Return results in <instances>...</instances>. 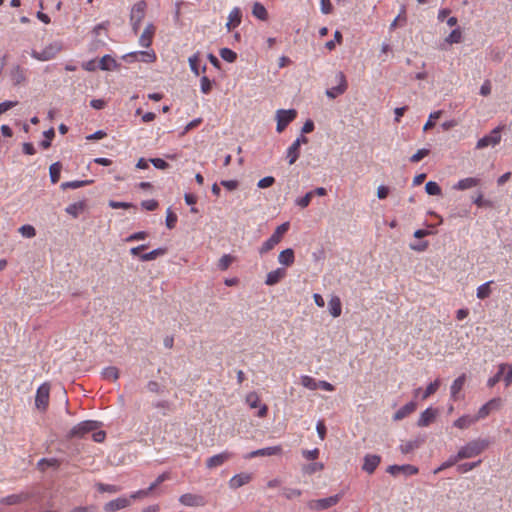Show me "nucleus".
<instances>
[{
	"label": "nucleus",
	"instance_id": "obj_58",
	"mask_svg": "<svg viewBox=\"0 0 512 512\" xmlns=\"http://www.w3.org/2000/svg\"><path fill=\"white\" fill-rule=\"evenodd\" d=\"M19 232L26 238H32L36 235V230L32 225H23L19 228Z\"/></svg>",
	"mask_w": 512,
	"mask_h": 512
},
{
	"label": "nucleus",
	"instance_id": "obj_30",
	"mask_svg": "<svg viewBox=\"0 0 512 512\" xmlns=\"http://www.w3.org/2000/svg\"><path fill=\"white\" fill-rule=\"evenodd\" d=\"M466 381V376L465 374H462L460 375L458 378H456L451 387H450V390H451V397L453 399H456L457 398V394L462 390L463 386H464V383Z\"/></svg>",
	"mask_w": 512,
	"mask_h": 512
},
{
	"label": "nucleus",
	"instance_id": "obj_52",
	"mask_svg": "<svg viewBox=\"0 0 512 512\" xmlns=\"http://www.w3.org/2000/svg\"><path fill=\"white\" fill-rule=\"evenodd\" d=\"M442 111H435L429 115L428 121L425 123L423 130L428 131L435 126V120L440 118Z\"/></svg>",
	"mask_w": 512,
	"mask_h": 512
},
{
	"label": "nucleus",
	"instance_id": "obj_45",
	"mask_svg": "<svg viewBox=\"0 0 512 512\" xmlns=\"http://www.w3.org/2000/svg\"><path fill=\"white\" fill-rule=\"evenodd\" d=\"M406 22V12L405 8L403 7L399 13V15L392 21V23L389 26V29L392 31L396 29L399 25H403Z\"/></svg>",
	"mask_w": 512,
	"mask_h": 512
},
{
	"label": "nucleus",
	"instance_id": "obj_24",
	"mask_svg": "<svg viewBox=\"0 0 512 512\" xmlns=\"http://www.w3.org/2000/svg\"><path fill=\"white\" fill-rule=\"evenodd\" d=\"M479 184H480V179L475 178V177H468V178L459 180L453 186V189L463 191V190H467V189L476 187Z\"/></svg>",
	"mask_w": 512,
	"mask_h": 512
},
{
	"label": "nucleus",
	"instance_id": "obj_22",
	"mask_svg": "<svg viewBox=\"0 0 512 512\" xmlns=\"http://www.w3.org/2000/svg\"><path fill=\"white\" fill-rule=\"evenodd\" d=\"M87 208L86 200H81L75 203L68 205L65 208L67 214L71 215L73 218H77L81 213H83Z\"/></svg>",
	"mask_w": 512,
	"mask_h": 512
},
{
	"label": "nucleus",
	"instance_id": "obj_19",
	"mask_svg": "<svg viewBox=\"0 0 512 512\" xmlns=\"http://www.w3.org/2000/svg\"><path fill=\"white\" fill-rule=\"evenodd\" d=\"M156 28L153 24H148L139 37V44L142 47L148 48L152 43Z\"/></svg>",
	"mask_w": 512,
	"mask_h": 512
},
{
	"label": "nucleus",
	"instance_id": "obj_55",
	"mask_svg": "<svg viewBox=\"0 0 512 512\" xmlns=\"http://www.w3.org/2000/svg\"><path fill=\"white\" fill-rule=\"evenodd\" d=\"M313 196L314 192L309 191L303 197L296 199V204L301 208H306L309 206Z\"/></svg>",
	"mask_w": 512,
	"mask_h": 512
},
{
	"label": "nucleus",
	"instance_id": "obj_2",
	"mask_svg": "<svg viewBox=\"0 0 512 512\" xmlns=\"http://www.w3.org/2000/svg\"><path fill=\"white\" fill-rule=\"evenodd\" d=\"M289 227H290V223L289 222H285L281 225H279L275 231L273 232V234L271 235V237L269 239H267L262 245L261 247L259 248V253L260 255H264L266 253H268L270 250H272L277 244H279L281 242V240L283 239L284 235L287 233V231L289 230Z\"/></svg>",
	"mask_w": 512,
	"mask_h": 512
},
{
	"label": "nucleus",
	"instance_id": "obj_50",
	"mask_svg": "<svg viewBox=\"0 0 512 512\" xmlns=\"http://www.w3.org/2000/svg\"><path fill=\"white\" fill-rule=\"evenodd\" d=\"M459 461H460V459H458V455H457V454H456V455H453V456H450V457L448 458V460H447V461L443 462V463L441 464V466H440V467H438V468L434 471V473L436 474V473H438V472H440V471H442V470H445V469H447V468H449V467H451V466L455 465V464H456V463H458Z\"/></svg>",
	"mask_w": 512,
	"mask_h": 512
},
{
	"label": "nucleus",
	"instance_id": "obj_61",
	"mask_svg": "<svg viewBox=\"0 0 512 512\" xmlns=\"http://www.w3.org/2000/svg\"><path fill=\"white\" fill-rule=\"evenodd\" d=\"M430 151L428 149H419L415 154H413L410 158L411 162L417 163L421 161L424 157L428 156Z\"/></svg>",
	"mask_w": 512,
	"mask_h": 512
},
{
	"label": "nucleus",
	"instance_id": "obj_42",
	"mask_svg": "<svg viewBox=\"0 0 512 512\" xmlns=\"http://www.w3.org/2000/svg\"><path fill=\"white\" fill-rule=\"evenodd\" d=\"M505 373V366H498V372L487 381V386L492 388L494 387L502 378Z\"/></svg>",
	"mask_w": 512,
	"mask_h": 512
},
{
	"label": "nucleus",
	"instance_id": "obj_59",
	"mask_svg": "<svg viewBox=\"0 0 512 512\" xmlns=\"http://www.w3.org/2000/svg\"><path fill=\"white\" fill-rule=\"evenodd\" d=\"M283 495L290 500L300 497L302 495V492L300 489L297 488H285L283 490Z\"/></svg>",
	"mask_w": 512,
	"mask_h": 512
},
{
	"label": "nucleus",
	"instance_id": "obj_54",
	"mask_svg": "<svg viewBox=\"0 0 512 512\" xmlns=\"http://www.w3.org/2000/svg\"><path fill=\"white\" fill-rule=\"evenodd\" d=\"M342 34L340 31H335L334 33V39L326 42L325 46L328 50L332 51L335 49L336 43L341 44L342 43Z\"/></svg>",
	"mask_w": 512,
	"mask_h": 512
},
{
	"label": "nucleus",
	"instance_id": "obj_5",
	"mask_svg": "<svg viewBox=\"0 0 512 512\" xmlns=\"http://www.w3.org/2000/svg\"><path fill=\"white\" fill-rule=\"evenodd\" d=\"M62 50V45L59 42L50 43L42 51L38 52L33 50L31 56L39 61H48L56 57Z\"/></svg>",
	"mask_w": 512,
	"mask_h": 512
},
{
	"label": "nucleus",
	"instance_id": "obj_43",
	"mask_svg": "<svg viewBox=\"0 0 512 512\" xmlns=\"http://www.w3.org/2000/svg\"><path fill=\"white\" fill-rule=\"evenodd\" d=\"M261 450H262V456H275V455L283 454V448L281 445L261 448Z\"/></svg>",
	"mask_w": 512,
	"mask_h": 512
},
{
	"label": "nucleus",
	"instance_id": "obj_25",
	"mask_svg": "<svg viewBox=\"0 0 512 512\" xmlns=\"http://www.w3.org/2000/svg\"><path fill=\"white\" fill-rule=\"evenodd\" d=\"M436 410L432 408H427L423 411L418 419L417 425L419 427H427L431 422L436 418Z\"/></svg>",
	"mask_w": 512,
	"mask_h": 512
},
{
	"label": "nucleus",
	"instance_id": "obj_64",
	"mask_svg": "<svg viewBox=\"0 0 512 512\" xmlns=\"http://www.w3.org/2000/svg\"><path fill=\"white\" fill-rule=\"evenodd\" d=\"M200 88L202 93L208 94L212 89V83L207 76H203L200 80Z\"/></svg>",
	"mask_w": 512,
	"mask_h": 512
},
{
	"label": "nucleus",
	"instance_id": "obj_27",
	"mask_svg": "<svg viewBox=\"0 0 512 512\" xmlns=\"http://www.w3.org/2000/svg\"><path fill=\"white\" fill-rule=\"evenodd\" d=\"M476 422L477 418L475 416L464 415L454 421V426L459 429H467Z\"/></svg>",
	"mask_w": 512,
	"mask_h": 512
},
{
	"label": "nucleus",
	"instance_id": "obj_20",
	"mask_svg": "<svg viewBox=\"0 0 512 512\" xmlns=\"http://www.w3.org/2000/svg\"><path fill=\"white\" fill-rule=\"evenodd\" d=\"M31 497L28 492H21L18 494H12L2 498L1 503L5 505H16L27 501Z\"/></svg>",
	"mask_w": 512,
	"mask_h": 512
},
{
	"label": "nucleus",
	"instance_id": "obj_8",
	"mask_svg": "<svg viewBox=\"0 0 512 512\" xmlns=\"http://www.w3.org/2000/svg\"><path fill=\"white\" fill-rule=\"evenodd\" d=\"M340 499H341V496L339 494H337V495H333V496H330L327 498L310 500L307 503V506L311 510L322 511V510H326L330 507L335 506L336 504H338Z\"/></svg>",
	"mask_w": 512,
	"mask_h": 512
},
{
	"label": "nucleus",
	"instance_id": "obj_40",
	"mask_svg": "<svg viewBox=\"0 0 512 512\" xmlns=\"http://www.w3.org/2000/svg\"><path fill=\"white\" fill-rule=\"evenodd\" d=\"M301 384L309 390L318 389V382L316 381V379L309 375H303L301 377Z\"/></svg>",
	"mask_w": 512,
	"mask_h": 512
},
{
	"label": "nucleus",
	"instance_id": "obj_36",
	"mask_svg": "<svg viewBox=\"0 0 512 512\" xmlns=\"http://www.w3.org/2000/svg\"><path fill=\"white\" fill-rule=\"evenodd\" d=\"M324 469V465L320 462H314L302 467V472L307 475H312L316 472L322 471Z\"/></svg>",
	"mask_w": 512,
	"mask_h": 512
},
{
	"label": "nucleus",
	"instance_id": "obj_6",
	"mask_svg": "<svg viewBox=\"0 0 512 512\" xmlns=\"http://www.w3.org/2000/svg\"><path fill=\"white\" fill-rule=\"evenodd\" d=\"M297 117V111L295 109H280L276 112L277 126L276 130L281 133L285 128Z\"/></svg>",
	"mask_w": 512,
	"mask_h": 512
},
{
	"label": "nucleus",
	"instance_id": "obj_18",
	"mask_svg": "<svg viewBox=\"0 0 512 512\" xmlns=\"http://www.w3.org/2000/svg\"><path fill=\"white\" fill-rule=\"evenodd\" d=\"M252 478V474L250 473L243 472L236 474L229 480V487L232 489H237L243 485L248 484Z\"/></svg>",
	"mask_w": 512,
	"mask_h": 512
},
{
	"label": "nucleus",
	"instance_id": "obj_21",
	"mask_svg": "<svg viewBox=\"0 0 512 512\" xmlns=\"http://www.w3.org/2000/svg\"><path fill=\"white\" fill-rule=\"evenodd\" d=\"M417 408V404L414 401H411L397 410L393 416L394 421H400L410 414H412Z\"/></svg>",
	"mask_w": 512,
	"mask_h": 512
},
{
	"label": "nucleus",
	"instance_id": "obj_7",
	"mask_svg": "<svg viewBox=\"0 0 512 512\" xmlns=\"http://www.w3.org/2000/svg\"><path fill=\"white\" fill-rule=\"evenodd\" d=\"M50 384L45 382L41 384L36 392L35 406L40 411H46L49 405Z\"/></svg>",
	"mask_w": 512,
	"mask_h": 512
},
{
	"label": "nucleus",
	"instance_id": "obj_57",
	"mask_svg": "<svg viewBox=\"0 0 512 512\" xmlns=\"http://www.w3.org/2000/svg\"><path fill=\"white\" fill-rule=\"evenodd\" d=\"M232 262L233 257L228 254H225L219 259L218 267L222 271L227 270L228 267L232 264Z\"/></svg>",
	"mask_w": 512,
	"mask_h": 512
},
{
	"label": "nucleus",
	"instance_id": "obj_63",
	"mask_svg": "<svg viewBox=\"0 0 512 512\" xmlns=\"http://www.w3.org/2000/svg\"><path fill=\"white\" fill-rule=\"evenodd\" d=\"M170 479V474L168 472H164L162 474H160L156 480L149 486V490H151V492L156 489V487L158 485H160L161 483H163L164 481Z\"/></svg>",
	"mask_w": 512,
	"mask_h": 512
},
{
	"label": "nucleus",
	"instance_id": "obj_31",
	"mask_svg": "<svg viewBox=\"0 0 512 512\" xmlns=\"http://www.w3.org/2000/svg\"><path fill=\"white\" fill-rule=\"evenodd\" d=\"M252 14L262 21H266L268 19V12L266 8L259 2H255L253 4Z\"/></svg>",
	"mask_w": 512,
	"mask_h": 512
},
{
	"label": "nucleus",
	"instance_id": "obj_33",
	"mask_svg": "<svg viewBox=\"0 0 512 512\" xmlns=\"http://www.w3.org/2000/svg\"><path fill=\"white\" fill-rule=\"evenodd\" d=\"M492 284H493V281H488V282L480 285L477 288V294H476L477 298H479L481 300L488 298L492 293V290H491Z\"/></svg>",
	"mask_w": 512,
	"mask_h": 512
},
{
	"label": "nucleus",
	"instance_id": "obj_49",
	"mask_svg": "<svg viewBox=\"0 0 512 512\" xmlns=\"http://www.w3.org/2000/svg\"><path fill=\"white\" fill-rule=\"evenodd\" d=\"M425 190L429 195L438 196L441 194L440 186L434 181L427 182L425 185Z\"/></svg>",
	"mask_w": 512,
	"mask_h": 512
},
{
	"label": "nucleus",
	"instance_id": "obj_38",
	"mask_svg": "<svg viewBox=\"0 0 512 512\" xmlns=\"http://www.w3.org/2000/svg\"><path fill=\"white\" fill-rule=\"evenodd\" d=\"M61 164L59 162L53 163L49 168L50 178L51 182L53 184L57 183L60 179V173H61Z\"/></svg>",
	"mask_w": 512,
	"mask_h": 512
},
{
	"label": "nucleus",
	"instance_id": "obj_53",
	"mask_svg": "<svg viewBox=\"0 0 512 512\" xmlns=\"http://www.w3.org/2000/svg\"><path fill=\"white\" fill-rule=\"evenodd\" d=\"M45 140H43L40 145L44 149H48L51 146V141L55 136V131L53 128L44 132Z\"/></svg>",
	"mask_w": 512,
	"mask_h": 512
},
{
	"label": "nucleus",
	"instance_id": "obj_12",
	"mask_svg": "<svg viewBox=\"0 0 512 512\" xmlns=\"http://www.w3.org/2000/svg\"><path fill=\"white\" fill-rule=\"evenodd\" d=\"M336 78L338 80V85L331 87L326 91V95L331 99H335L336 97L345 93L348 87L346 77L343 72H338Z\"/></svg>",
	"mask_w": 512,
	"mask_h": 512
},
{
	"label": "nucleus",
	"instance_id": "obj_13",
	"mask_svg": "<svg viewBox=\"0 0 512 512\" xmlns=\"http://www.w3.org/2000/svg\"><path fill=\"white\" fill-rule=\"evenodd\" d=\"M179 502L187 507H200L206 504L202 495L185 493L179 497Z\"/></svg>",
	"mask_w": 512,
	"mask_h": 512
},
{
	"label": "nucleus",
	"instance_id": "obj_29",
	"mask_svg": "<svg viewBox=\"0 0 512 512\" xmlns=\"http://www.w3.org/2000/svg\"><path fill=\"white\" fill-rule=\"evenodd\" d=\"M328 305H329L330 314L333 317H339L341 315L342 305H341V301H340L339 297H337V296L332 297L329 300Z\"/></svg>",
	"mask_w": 512,
	"mask_h": 512
},
{
	"label": "nucleus",
	"instance_id": "obj_26",
	"mask_svg": "<svg viewBox=\"0 0 512 512\" xmlns=\"http://www.w3.org/2000/svg\"><path fill=\"white\" fill-rule=\"evenodd\" d=\"M295 261L294 251L291 248H287L281 251L278 255V262L284 266H291Z\"/></svg>",
	"mask_w": 512,
	"mask_h": 512
},
{
	"label": "nucleus",
	"instance_id": "obj_3",
	"mask_svg": "<svg viewBox=\"0 0 512 512\" xmlns=\"http://www.w3.org/2000/svg\"><path fill=\"white\" fill-rule=\"evenodd\" d=\"M101 423L93 420H86L75 425L68 433L69 438H83L88 433L99 429Z\"/></svg>",
	"mask_w": 512,
	"mask_h": 512
},
{
	"label": "nucleus",
	"instance_id": "obj_32",
	"mask_svg": "<svg viewBox=\"0 0 512 512\" xmlns=\"http://www.w3.org/2000/svg\"><path fill=\"white\" fill-rule=\"evenodd\" d=\"M402 469H409V475H414L418 473V469L412 465H392L388 467L387 472L392 475H397L399 472H402Z\"/></svg>",
	"mask_w": 512,
	"mask_h": 512
},
{
	"label": "nucleus",
	"instance_id": "obj_46",
	"mask_svg": "<svg viewBox=\"0 0 512 512\" xmlns=\"http://www.w3.org/2000/svg\"><path fill=\"white\" fill-rule=\"evenodd\" d=\"M220 56L223 60L229 62V63H232L236 60L237 58V54L236 52H234L233 50L229 49V48H222L220 50Z\"/></svg>",
	"mask_w": 512,
	"mask_h": 512
},
{
	"label": "nucleus",
	"instance_id": "obj_10",
	"mask_svg": "<svg viewBox=\"0 0 512 512\" xmlns=\"http://www.w3.org/2000/svg\"><path fill=\"white\" fill-rule=\"evenodd\" d=\"M501 127L494 128L489 135H485L478 140L476 149H484L488 146H496L501 141Z\"/></svg>",
	"mask_w": 512,
	"mask_h": 512
},
{
	"label": "nucleus",
	"instance_id": "obj_51",
	"mask_svg": "<svg viewBox=\"0 0 512 512\" xmlns=\"http://www.w3.org/2000/svg\"><path fill=\"white\" fill-rule=\"evenodd\" d=\"M500 366H505V373L503 375V381L505 386L508 387L512 384V364L502 363Z\"/></svg>",
	"mask_w": 512,
	"mask_h": 512
},
{
	"label": "nucleus",
	"instance_id": "obj_9",
	"mask_svg": "<svg viewBox=\"0 0 512 512\" xmlns=\"http://www.w3.org/2000/svg\"><path fill=\"white\" fill-rule=\"evenodd\" d=\"M123 59L128 63H132L134 61L153 63L156 61L157 56L154 50L134 51L124 55Z\"/></svg>",
	"mask_w": 512,
	"mask_h": 512
},
{
	"label": "nucleus",
	"instance_id": "obj_11",
	"mask_svg": "<svg viewBox=\"0 0 512 512\" xmlns=\"http://www.w3.org/2000/svg\"><path fill=\"white\" fill-rule=\"evenodd\" d=\"M502 406V400L501 398H493L489 400L487 403H485L483 406L480 407L478 410L477 415L475 418H477V421L486 418L492 411H497Z\"/></svg>",
	"mask_w": 512,
	"mask_h": 512
},
{
	"label": "nucleus",
	"instance_id": "obj_62",
	"mask_svg": "<svg viewBox=\"0 0 512 512\" xmlns=\"http://www.w3.org/2000/svg\"><path fill=\"white\" fill-rule=\"evenodd\" d=\"M177 222V215L169 208L167 210V216H166V225L169 229H172L175 227Z\"/></svg>",
	"mask_w": 512,
	"mask_h": 512
},
{
	"label": "nucleus",
	"instance_id": "obj_17",
	"mask_svg": "<svg viewBox=\"0 0 512 512\" xmlns=\"http://www.w3.org/2000/svg\"><path fill=\"white\" fill-rule=\"evenodd\" d=\"M286 276L287 271L285 268H277L267 274L265 284L268 286L276 285L277 283L281 282Z\"/></svg>",
	"mask_w": 512,
	"mask_h": 512
},
{
	"label": "nucleus",
	"instance_id": "obj_56",
	"mask_svg": "<svg viewBox=\"0 0 512 512\" xmlns=\"http://www.w3.org/2000/svg\"><path fill=\"white\" fill-rule=\"evenodd\" d=\"M260 402V398L256 392H250L246 395V403L250 406V408L258 407Z\"/></svg>",
	"mask_w": 512,
	"mask_h": 512
},
{
	"label": "nucleus",
	"instance_id": "obj_39",
	"mask_svg": "<svg viewBox=\"0 0 512 512\" xmlns=\"http://www.w3.org/2000/svg\"><path fill=\"white\" fill-rule=\"evenodd\" d=\"M116 66V61L109 55L103 56L99 61V68L101 70H111Z\"/></svg>",
	"mask_w": 512,
	"mask_h": 512
},
{
	"label": "nucleus",
	"instance_id": "obj_37",
	"mask_svg": "<svg viewBox=\"0 0 512 512\" xmlns=\"http://www.w3.org/2000/svg\"><path fill=\"white\" fill-rule=\"evenodd\" d=\"M441 381L439 379H436L435 381L431 382L423 392L421 398L423 400L427 399L431 395H433L440 387Z\"/></svg>",
	"mask_w": 512,
	"mask_h": 512
},
{
	"label": "nucleus",
	"instance_id": "obj_16",
	"mask_svg": "<svg viewBox=\"0 0 512 512\" xmlns=\"http://www.w3.org/2000/svg\"><path fill=\"white\" fill-rule=\"evenodd\" d=\"M130 504V499L126 497H119L106 503L104 506V510L105 512H115L120 509L128 507Z\"/></svg>",
	"mask_w": 512,
	"mask_h": 512
},
{
	"label": "nucleus",
	"instance_id": "obj_15",
	"mask_svg": "<svg viewBox=\"0 0 512 512\" xmlns=\"http://www.w3.org/2000/svg\"><path fill=\"white\" fill-rule=\"evenodd\" d=\"M381 462V457L375 454H367L364 457L362 469L368 474H373Z\"/></svg>",
	"mask_w": 512,
	"mask_h": 512
},
{
	"label": "nucleus",
	"instance_id": "obj_41",
	"mask_svg": "<svg viewBox=\"0 0 512 512\" xmlns=\"http://www.w3.org/2000/svg\"><path fill=\"white\" fill-rule=\"evenodd\" d=\"M12 80L15 84H20L25 80L24 69L20 66H16L11 72Z\"/></svg>",
	"mask_w": 512,
	"mask_h": 512
},
{
	"label": "nucleus",
	"instance_id": "obj_34",
	"mask_svg": "<svg viewBox=\"0 0 512 512\" xmlns=\"http://www.w3.org/2000/svg\"><path fill=\"white\" fill-rule=\"evenodd\" d=\"M166 251H167L166 248H157L148 253L142 254L140 256V259L142 261H152V260L156 259L157 257L164 255L166 253Z\"/></svg>",
	"mask_w": 512,
	"mask_h": 512
},
{
	"label": "nucleus",
	"instance_id": "obj_1",
	"mask_svg": "<svg viewBox=\"0 0 512 512\" xmlns=\"http://www.w3.org/2000/svg\"><path fill=\"white\" fill-rule=\"evenodd\" d=\"M489 445L490 442L487 439L478 438L471 440L458 450V459L463 460L479 456Z\"/></svg>",
	"mask_w": 512,
	"mask_h": 512
},
{
	"label": "nucleus",
	"instance_id": "obj_48",
	"mask_svg": "<svg viewBox=\"0 0 512 512\" xmlns=\"http://www.w3.org/2000/svg\"><path fill=\"white\" fill-rule=\"evenodd\" d=\"M188 61H189V65H190L191 71L193 73H195L196 75H199L200 74V68H199L200 57H199V53H195L194 55L189 57Z\"/></svg>",
	"mask_w": 512,
	"mask_h": 512
},
{
	"label": "nucleus",
	"instance_id": "obj_47",
	"mask_svg": "<svg viewBox=\"0 0 512 512\" xmlns=\"http://www.w3.org/2000/svg\"><path fill=\"white\" fill-rule=\"evenodd\" d=\"M92 181L90 180H86V181H78V180H75V181H69V182H64L61 184V188L62 189H68V188H71V189H77V188H80V187H83L85 185H88L90 184Z\"/></svg>",
	"mask_w": 512,
	"mask_h": 512
},
{
	"label": "nucleus",
	"instance_id": "obj_35",
	"mask_svg": "<svg viewBox=\"0 0 512 512\" xmlns=\"http://www.w3.org/2000/svg\"><path fill=\"white\" fill-rule=\"evenodd\" d=\"M462 38V31L459 28H456L445 38V43L450 45L458 44L462 41Z\"/></svg>",
	"mask_w": 512,
	"mask_h": 512
},
{
	"label": "nucleus",
	"instance_id": "obj_23",
	"mask_svg": "<svg viewBox=\"0 0 512 512\" xmlns=\"http://www.w3.org/2000/svg\"><path fill=\"white\" fill-rule=\"evenodd\" d=\"M242 19L241 10L239 8H234L230 11L228 16V22L226 23V27L228 31L236 28L240 25Z\"/></svg>",
	"mask_w": 512,
	"mask_h": 512
},
{
	"label": "nucleus",
	"instance_id": "obj_60",
	"mask_svg": "<svg viewBox=\"0 0 512 512\" xmlns=\"http://www.w3.org/2000/svg\"><path fill=\"white\" fill-rule=\"evenodd\" d=\"M38 467L42 470L45 469V466H49V467H56L59 465V461L55 458H51V459H41L38 461Z\"/></svg>",
	"mask_w": 512,
	"mask_h": 512
},
{
	"label": "nucleus",
	"instance_id": "obj_14",
	"mask_svg": "<svg viewBox=\"0 0 512 512\" xmlns=\"http://www.w3.org/2000/svg\"><path fill=\"white\" fill-rule=\"evenodd\" d=\"M233 457V453L229 451H224L219 454H216L206 460V466L209 469H213L223 465L225 462L230 460Z\"/></svg>",
	"mask_w": 512,
	"mask_h": 512
},
{
	"label": "nucleus",
	"instance_id": "obj_28",
	"mask_svg": "<svg viewBox=\"0 0 512 512\" xmlns=\"http://www.w3.org/2000/svg\"><path fill=\"white\" fill-rule=\"evenodd\" d=\"M300 156V147L298 142H293L287 149V159L290 165L294 164Z\"/></svg>",
	"mask_w": 512,
	"mask_h": 512
},
{
	"label": "nucleus",
	"instance_id": "obj_4",
	"mask_svg": "<svg viewBox=\"0 0 512 512\" xmlns=\"http://www.w3.org/2000/svg\"><path fill=\"white\" fill-rule=\"evenodd\" d=\"M146 7V2L144 0H140L131 8L130 23L135 34L138 33L141 22L145 17Z\"/></svg>",
	"mask_w": 512,
	"mask_h": 512
},
{
	"label": "nucleus",
	"instance_id": "obj_44",
	"mask_svg": "<svg viewBox=\"0 0 512 512\" xmlns=\"http://www.w3.org/2000/svg\"><path fill=\"white\" fill-rule=\"evenodd\" d=\"M103 377L107 380L115 381L119 378V370L116 367H107L102 372Z\"/></svg>",
	"mask_w": 512,
	"mask_h": 512
}]
</instances>
